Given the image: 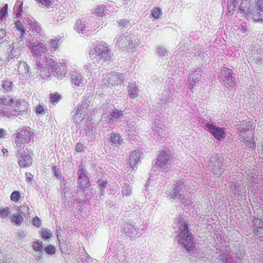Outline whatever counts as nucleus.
<instances>
[{
	"label": "nucleus",
	"mask_w": 263,
	"mask_h": 263,
	"mask_svg": "<svg viewBox=\"0 0 263 263\" xmlns=\"http://www.w3.org/2000/svg\"><path fill=\"white\" fill-rule=\"evenodd\" d=\"M90 22H92L91 18L87 20L85 18L79 19L76 21L74 29L79 33L85 34L88 31H93L96 30L95 26H90Z\"/></svg>",
	"instance_id": "11"
},
{
	"label": "nucleus",
	"mask_w": 263,
	"mask_h": 263,
	"mask_svg": "<svg viewBox=\"0 0 263 263\" xmlns=\"http://www.w3.org/2000/svg\"><path fill=\"white\" fill-rule=\"evenodd\" d=\"M219 76L224 85L233 87L236 84V74L231 69L223 67L220 70Z\"/></svg>",
	"instance_id": "10"
},
{
	"label": "nucleus",
	"mask_w": 263,
	"mask_h": 263,
	"mask_svg": "<svg viewBox=\"0 0 263 263\" xmlns=\"http://www.w3.org/2000/svg\"><path fill=\"white\" fill-rule=\"evenodd\" d=\"M115 41L116 46L127 52H133L134 48L138 47L140 44V40L135 38L134 35L130 33L125 34L124 35H117Z\"/></svg>",
	"instance_id": "4"
},
{
	"label": "nucleus",
	"mask_w": 263,
	"mask_h": 263,
	"mask_svg": "<svg viewBox=\"0 0 263 263\" xmlns=\"http://www.w3.org/2000/svg\"><path fill=\"white\" fill-rule=\"evenodd\" d=\"M176 224L178 227V243L182 245V247L187 251L191 252L193 251L194 248V237L192 234L188 230L187 224L184 220L180 219L177 220Z\"/></svg>",
	"instance_id": "3"
},
{
	"label": "nucleus",
	"mask_w": 263,
	"mask_h": 263,
	"mask_svg": "<svg viewBox=\"0 0 263 263\" xmlns=\"http://www.w3.org/2000/svg\"><path fill=\"white\" fill-rule=\"evenodd\" d=\"M78 183L80 184V187L82 189L87 187L89 185V179L85 173V170L82 167L80 168L78 172Z\"/></svg>",
	"instance_id": "24"
},
{
	"label": "nucleus",
	"mask_w": 263,
	"mask_h": 263,
	"mask_svg": "<svg viewBox=\"0 0 263 263\" xmlns=\"http://www.w3.org/2000/svg\"><path fill=\"white\" fill-rule=\"evenodd\" d=\"M219 258L222 263H231L232 258L230 254L224 253L219 255Z\"/></svg>",
	"instance_id": "44"
},
{
	"label": "nucleus",
	"mask_w": 263,
	"mask_h": 263,
	"mask_svg": "<svg viewBox=\"0 0 263 263\" xmlns=\"http://www.w3.org/2000/svg\"><path fill=\"white\" fill-rule=\"evenodd\" d=\"M209 170L217 177H223L224 166L223 158L217 155H214L209 158Z\"/></svg>",
	"instance_id": "6"
},
{
	"label": "nucleus",
	"mask_w": 263,
	"mask_h": 263,
	"mask_svg": "<svg viewBox=\"0 0 263 263\" xmlns=\"http://www.w3.org/2000/svg\"><path fill=\"white\" fill-rule=\"evenodd\" d=\"M260 49V48L259 47V46L256 44L252 45L250 48L251 55L259 52Z\"/></svg>",
	"instance_id": "57"
},
{
	"label": "nucleus",
	"mask_w": 263,
	"mask_h": 263,
	"mask_svg": "<svg viewBox=\"0 0 263 263\" xmlns=\"http://www.w3.org/2000/svg\"><path fill=\"white\" fill-rule=\"evenodd\" d=\"M165 126L161 123L160 120L155 119L154 122L152 125V128L154 132H156L160 137H164L165 136V133L164 132Z\"/></svg>",
	"instance_id": "26"
},
{
	"label": "nucleus",
	"mask_w": 263,
	"mask_h": 263,
	"mask_svg": "<svg viewBox=\"0 0 263 263\" xmlns=\"http://www.w3.org/2000/svg\"><path fill=\"white\" fill-rule=\"evenodd\" d=\"M15 28L18 31L20 37L22 38L26 34V29L23 22L20 20H17L14 23Z\"/></svg>",
	"instance_id": "33"
},
{
	"label": "nucleus",
	"mask_w": 263,
	"mask_h": 263,
	"mask_svg": "<svg viewBox=\"0 0 263 263\" xmlns=\"http://www.w3.org/2000/svg\"><path fill=\"white\" fill-rule=\"evenodd\" d=\"M124 78L123 73L112 71L103 74L102 82L104 85L112 86L120 84L123 82Z\"/></svg>",
	"instance_id": "9"
},
{
	"label": "nucleus",
	"mask_w": 263,
	"mask_h": 263,
	"mask_svg": "<svg viewBox=\"0 0 263 263\" xmlns=\"http://www.w3.org/2000/svg\"><path fill=\"white\" fill-rule=\"evenodd\" d=\"M16 149L17 151V155H23L26 153L25 149V143L18 142V140L15 139Z\"/></svg>",
	"instance_id": "39"
},
{
	"label": "nucleus",
	"mask_w": 263,
	"mask_h": 263,
	"mask_svg": "<svg viewBox=\"0 0 263 263\" xmlns=\"http://www.w3.org/2000/svg\"><path fill=\"white\" fill-rule=\"evenodd\" d=\"M10 214V208L8 206L0 209V218H7Z\"/></svg>",
	"instance_id": "49"
},
{
	"label": "nucleus",
	"mask_w": 263,
	"mask_h": 263,
	"mask_svg": "<svg viewBox=\"0 0 263 263\" xmlns=\"http://www.w3.org/2000/svg\"><path fill=\"white\" fill-rule=\"evenodd\" d=\"M92 22H90V26H95L96 29L99 28V27L103 26L104 22L102 18L98 17L97 18L91 17Z\"/></svg>",
	"instance_id": "42"
},
{
	"label": "nucleus",
	"mask_w": 263,
	"mask_h": 263,
	"mask_svg": "<svg viewBox=\"0 0 263 263\" xmlns=\"http://www.w3.org/2000/svg\"><path fill=\"white\" fill-rule=\"evenodd\" d=\"M32 248L36 252H42L43 251V242L38 240L32 242Z\"/></svg>",
	"instance_id": "41"
},
{
	"label": "nucleus",
	"mask_w": 263,
	"mask_h": 263,
	"mask_svg": "<svg viewBox=\"0 0 263 263\" xmlns=\"http://www.w3.org/2000/svg\"><path fill=\"white\" fill-rule=\"evenodd\" d=\"M170 199H177L185 206L192 205L189 186L182 181L168 186L165 193Z\"/></svg>",
	"instance_id": "2"
},
{
	"label": "nucleus",
	"mask_w": 263,
	"mask_h": 263,
	"mask_svg": "<svg viewBox=\"0 0 263 263\" xmlns=\"http://www.w3.org/2000/svg\"><path fill=\"white\" fill-rule=\"evenodd\" d=\"M204 129L211 133L215 138L220 140L225 137L224 128L216 127L211 123H206L204 125Z\"/></svg>",
	"instance_id": "16"
},
{
	"label": "nucleus",
	"mask_w": 263,
	"mask_h": 263,
	"mask_svg": "<svg viewBox=\"0 0 263 263\" xmlns=\"http://www.w3.org/2000/svg\"><path fill=\"white\" fill-rule=\"evenodd\" d=\"M252 223L255 234L257 235L263 234V220L255 218L253 220Z\"/></svg>",
	"instance_id": "28"
},
{
	"label": "nucleus",
	"mask_w": 263,
	"mask_h": 263,
	"mask_svg": "<svg viewBox=\"0 0 263 263\" xmlns=\"http://www.w3.org/2000/svg\"><path fill=\"white\" fill-rule=\"evenodd\" d=\"M2 87L6 91H11L12 87V81L8 80L4 81L2 84Z\"/></svg>",
	"instance_id": "50"
},
{
	"label": "nucleus",
	"mask_w": 263,
	"mask_h": 263,
	"mask_svg": "<svg viewBox=\"0 0 263 263\" xmlns=\"http://www.w3.org/2000/svg\"><path fill=\"white\" fill-rule=\"evenodd\" d=\"M238 132L240 133L241 138L245 142H246V145L249 147H254V143L253 141V132L252 130L246 126V128L241 127L238 129Z\"/></svg>",
	"instance_id": "14"
},
{
	"label": "nucleus",
	"mask_w": 263,
	"mask_h": 263,
	"mask_svg": "<svg viewBox=\"0 0 263 263\" xmlns=\"http://www.w3.org/2000/svg\"><path fill=\"white\" fill-rule=\"evenodd\" d=\"M51 232L49 230L45 229L42 231V237L45 239H47L51 237Z\"/></svg>",
	"instance_id": "63"
},
{
	"label": "nucleus",
	"mask_w": 263,
	"mask_h": 263,
	"mask_svg": "<svg viewBox=\"0 0 263 263\" xmlns=\"http://www.w3.org/2000/svg\"><path fill=\"white\" fill-rule=\"evenodd\" d=\"M138 228L131 223H126L124 226V232L127 236L134 237L138 233Z\"/></svg>",
	"instance_id": "30"
},
{
	"label": "nucleus",
	"mask_w": 263,
	"mask_h": 263,
	"mask_svg": "<svg viewBox=\"0 0 263 263\" xmlns=\"http://www.w3.org/2000/svg\"><path fill=\"white\" fill-rule=\"evenodd\" d=\"M59 246L61 251L64 253H66L68 251V248L64 239L59 240Z\"/></svg>",
	"instance_id": "58"
},
{
	"label": "nucleus",
	"mask_w": 263,
	"mask_h": 263,
	"mask_svg": "<svg viewBox=\"0 0 263 263\" xmlns=\"http://www.w3.org/2000/svg\"><path fill=\"white\" fill-rule=\"evenodd\" d=\"M142 155L143 153L139 150L134 151L130 153L129 158V162L131 168H133V169L134 168L140 161V159L142 157Z\"/></svg>",
	"instance_id": "25"
},
{
	"label": "nucleus",
	"mask_w": 263,
	"mask_h": 263,
	"mask_svg": "<svg viewBox=\"0 0 263 263\" xmlns=\"http://www.w3.org/2000/svg\"><path fill=\"white\" fill-rule=\"evenodd\" d=\"M110 140L114 144L121 145L123 143V139L120 134L113 132L110 134Z\"/></svg>",
	"instance_id": "34"
},
{
	"label": "nucleus",
	"mask_w": 263,
	"mask_h": 263,
	"mask_svg": "<svg viewBox=\"0 0 263 263\" xmlns=\"http://www.w3.org/2000/svg\"><path fill=\"white\" fill-rule=\"evenodd\" d=\"M90 105V101L85 99L82 103L78 105L75 109L74 111L78 112L80 115L85 116L87 110Z\"/></svg>",
	"instance_id": "27"
},
{
	"label": "nucleus",
	"mask_w": 263,
	"mask_h": 263,
	"mask_svg": "<svg viewBox=\"0 0 263 263\" xmlns=\"http://www.w3.org/2000/svg\"><path fill=\"white\" fill-rule=\"evenodd\" d=\"M9 50H10V52H9L7 54H6L4 57H8L7 59H9V61L10 60L9 58L10 57L11 59L14 58L16 57H18L20 54V49L17 48H14V46L11 47L10 46H9Z\"/></svg>",
	"instance_id": "36"
},
{
	"label": "nucleus",
	"mask_w": 263,
	"mask_h": 263,
	"mask_svg": "<svg viewBox=\"0 0 263 263\" xmlns=\"http://www.w3.org/2000/svg\"><path fill=\"white\" fill-rule=\"evenodd\" d=\"M250 14L254 21L263 22V0L255 1L254 8Z\"/></svg>",
	"instance_id": "13"
},
{
	"label": "nucleus",
	"mask_w": 263,
	"mask_h": 263,
	"mask_svg": "<svg viewBox=\"0 0 263 263\" xmlns=\"http://www.w3.org/2000/svg\"><path fill=\"white\" fill-rule=\"evenodd\" d=\"M13 111L10 112L9 111H3L5 112V115L8 116L9 118L16 117L21 115L22 118H26L27 117V111L26 102L25 101L17 100L14 101L13 100Z\"/></svg>",
	"instance_id": "8"
},
{
	"label": "nucleus",
	"mask_w": 263,
	"mask_h": 263,
	"mask_svg": "<svg viewBox=\"0 0 263 263\" xmlns=\"http://www.w3.org/2000/svg\"><path fill=\"white\" fill-rule=\"evenodd\" d=\"M250 58H252L253 60H254L255 62L257 64H259L261 63L263 57L260 54H259V52H258L255 54L250 55Z\"/></svg>",
	"instance_id": "53"
},
{
	"label": "nucleus",
	"mask_w": 263,
	"mask_h": 263,
	"mask_svg": "<svg viewBox=\"0 0 263 263\" xmlns=\"http://www.w3.org/2000/svg\"><path fill=\"white\" fill-rule=\"evenodd\" d=\"M8 4H5L0 11V17L2 18L5 16L7 13Z\"/></svg>",
	"instance_id": "64"
},
{
	"label": "nucleus",
	"mask_w": 263,
	"mask_h": 263,
	"mask_svg": "<svg viewBox=\"0 0 263 263\" xmlns=\"http://www.w3.org/2000/svg\"><path fill=\"white\" fill-rule=\"evenodd\" d=\"M161 14V10L159 8H155L152 10V14L155 18H159Z\"/></svg>",
	"instance_id": "60"
},
{
	"label": "nucleus",
	"mask_w": 263,
	"mask_h": 263,
	"mask_svg": "<svg viewBox=\"0 0 263 263\" xmlns=\"http://www.w3.org/2000/svg\"><path fill=\"white\" fill-rule=\"evenodd\" d=\"M109 115L106 114H103L101 118V121L105 122L106 123H112L118 119L122 118L124 117L122 111L117 109H112L110 112Z\"/></svg>",
	"instance_id": "15"
},
{
	"label": "nucleus",
	"mask_w": 263,
	"mask_h": 263,
	"mask_svg": "<svg viewBox=\"0 0 263 263\" xmlns=\"http://www.w3.org/2000/svg\"><path fill=\"white\" fill-rule=\"evenodd\" d=\"M20 197V193L17 191H13L10 195V199L11 201L16 202L18 201Z\"/></svg>",
	"instance_id": "54"
},
{
	"label": "nucleus",
	"mask_w": 263,
	"mask_h": 263,
	"mask_svg": "<svg viewBox=\"0 0 263 263\" xmlns=\"http://www.w3.org/2000/svg\"><path fill=\"white\" fill-rule=\"evenodd\" d=\"M70 79L72 87H80V92H82L84 90V86L87 82L86 79H84L82 72L73 71L70 73Z\"/></svg>",
	"instance_id": "12"
},
{
	"label": "nucleus",
	"mask_w": 263,
	"mask_h": 263,
	"mask_svg": "<svg viewBox=\"0 0 263 263\" xmlns=\"http://www.w3.org/2000/svg\"><path fill=\"white\" fill-rule=\"evenodd\" d=\"M98 183L99 187L101 189V192L102 194L103 191V188H105L107 186L108 183L106 180L99 179L98 181Z\"/></svg>",
	"instance_id": "62"
},
{
	"label": "nucleus",
	"mask_w": 263,
	"mask_h": 263,
	"mask_svg": "<svg viewBox=\"0 0 263 263\" xmlns=\"http://www.w3.org/2000/svg\"><path fill=\"white\" fill-rule=\"evenodd\" d=\"M32 134L30 128H25L16 134V139L22 143H27L30 140Z\"/></svg>",
	"instance_id": "21"
},
{
	"label": "nucleus",
	"mask_w": 263,
	"mask_h": 263,
	"mask_svg": "<svg viewBox=\"0 0 263 263\" xmlns=\"http://www.w3.org/2000/svg\"><path fill=\"white\" fill-rule=\"evenodd\" d=\"M39 2L40 7H48L52 3L53 0H36Z\"/></svg>",
	"instance_id": "59"
},
{
	"label": "nucleus",
	"mask_w": 263,
	"mask_h": 263,
	"mask_svg": "<svg viewBox=\"0 0 263 263\" xmlns=\"http://www.w3.org/2000/svg\"><path fill=\"white\" fill-rule=\"evenodd\" d=\"M86 149V147L84 146V144L81 142H77L76 144L74 152L78 154H83Z\"/></svg>",
	"instance_id": "45"
},
{
	"label": "nucleus",
	"mask_w": 263,
	"mask_h": 263,
	"mask_svg": "<svg viewBox=\"0 0 263 263\" xmlns=\"http://www.w3.org/2000/svg\"><path fill=\"white\" fill-rule=\"evenodd\" d=\"M122 193L123 196H129L132 193V186L130 183L128 181L124 182L122 189Z\"/></svg>",
	"instance_id": "38"
},
{
	"label": "nucleus",
	"mask_w": 263,
	"mask_h": 263,
	"mask_svg": "<svg viewBox=\"0 0 263 263\" xmlns=\"http://www.w3.org/2000/svg\"><path fill=\"white\" fill-rule=\"evenodd\" d=\"M249 7L250 4L247 1L242 2L238 7L239 12L243 14L251 16V14H250V12H251L252 9H250Z\"/></svg>",
	"instance_id": "32"
},
{
	"label": "nucleus",
	"mask_w": 263,
	"mask_h": 263,
	"mask_svg": "<svg viewBox=\"0 0 263 263\" xmlns=\"http://www.w3.org/2000/svg\"><path fill=\"white\" fill-rule=\"evenodd\" d=\"M233 192L234 194L238 195L242 199L246 196V190L243 185L235 184L234 187Z\"/></svg>",
	"instance_id": "31"
},
{
	"label": "nucleus",
	"mask_w": 263,
	"mask_h": 263,
	"mask_svg": "<svg viewBox=\"0 0 263 263\" xmlns=\"http://www.w3.org/2000/svg\"><path fill=\"white\" fill-rule=\"evenodd\" d=\"M28 26H29L27 31L29 35L34 38L37 39L40 36L41 31V28L35 20L28 18L27 20Z\"/></svg>",
	"instance_id": "17"
},
{
	"label": "nucleus",
	"mask_w": 263,
	"mask_h": 263,
	"mask_svg": "<svg viewBox=\"0 0 263 263\" xmlns=\"http://www.w3.org/2000/svg\"><path fill=\"white\" fill-rule=\"evenodd\" d=\"M16 155L17 158L18 164L21 167L25 168L30 166L32 163V157L25 153L23 155Z\"/></svg>",
	"instance_id": "19"
},
{
	"label": "nucleus",
	"mask_w": 263,
	"mask_h": 263,
	"mask_svg": "<svg viewBox=\"0 0 263 263\" xmlns=\"http://www.w3.org/2000/svg\"><path fill=\"white\" fill-rule=\"evenodd\" d=\"M85 118V116L83 115H80L78 114V112L74 111L73 115L72 116V118L73 119L74 122L76 123H78L79 122L82 121Z\"/></svg>",
	"instance_id": "51"
},
{
	"label": "nucleus",
	"mask_w": 263,
	"mask_h": 263,
	"mask_svg": "<svg viewBox=\"0 0 263 263\" xmlns=\"http://www.w3.org/2000/svg\"><path fill=\"white\" fill-rule=\"evenodd\" d=\"M35 72H31L32 76H38L43 79H46L50 76V69H52V74L59 79H62L65 77L67 70L65 67L60 62H55L50 58H46L45 61H37L34 65Z\"/></svg>",
	"instance_id": "1"
},
{
	"label": "nucleus",
	"mask_w": 263,
	"mask_h": 263,
	"mask_svg": "<svg viewBox=\"0 0 263 263\" xmlns=\"http://www.w3.org/2000/svg\"><path fill=\"white\" fill-rule=\"evenodd\" d=\"M90 54L94 63L103 64L108 63L112 60V54L111 50L103 44H98Z\"/></svg>",
	"instance_id": "5"
},
{
	"label": "nucleus",
	"mask_w": 263,
	"mask_h": 263,
	"mask_svg": "<svg viewBox=\"0 0 263 263\" xmlns=\"http://www.w3.org/2000/svg\"><path fill=\"white\" fill-rule=\"evenodd\" d=\"M45 252L49 255H52L55 253V247L52 245H49L44 248Z\"/></svg>",
	"instance_id": "52"
},
{
	"label": "nucleus",
	"mask_w": 263,
	"mask_h": 263,
	"mask_svg": "<svg viewBox=\"0 0 263 263\" xmlns=\"http://www.w3.org/2000/svg\"><path fill=\"white\" fill-rule=\"evenodd\" d=\"M172 159L170 153L166 151L160 152L153 169L159 168L162 172H167L172 166Z\"/></svg>",
	"instance_id": "7"
},
{
	"label": "nucleus",
	"mask_w": 263,
	"mask_h": 263,
	"mask_svg": "<svg viewBox=\"0 0 263 263\" xmlns=\"http://www.w3.org/2000/svg\"><path fill=\"white\" fill-rule=\"evenodd\" d=\"M30 49L34 55L36 57V61H41L39 60V57L41 54L44 53L46 50V47L42 43H37L30 45ZM37 62H36V63Z\"/></svg>",
	"instance_id": "23"
},
{
	"label": "nucleus",
	"mask_w": 263,
	"mask_h": 263,
	"mask_svg": "<svg viewBox=\"0 0 263 263\" xmlns=\"http://www.w3.org/2000/svg\"><path fill=\"white\" fill-rule=\"evenodd\" d=\"M66 18V14L61 11L60 9L57 10L55 12L54 18L56 19L58 22L62 21L64 19Z\"/></svg>",
	"instance_id": "48"
},
{
	"label": "nucleus",
	"mask_w": 263,
	"mask_h": 263,
	"mask_svg": "<svg viewBox=\"0 0 263 263\" xmlns=\"http://www.w3.org/2000/svg\"><path fill=\"white\" fill-rule=\"evenodd\" d=\"M236 27L237 28V31L238 33L242 34L241 35V36L243 34L245 35L249 31V29L246 23H241L240 24H238Z\"/></svg>",
	"instance_id": "37"
},
{
	"label": "nucleus",
	"mask_w": 263,
	"mask_h": 263,
	"mask_svg": "<svg viewBox=\"0 0 263 263\" xmlns=\"http://www.w3.org/2000/svg\"><path fill=\"white\" fill-rule=\"evenodd\" d=\"M201 70L197 69L194 72L191 73L188 77V81L189 82V88L192 89L194 86L199 84V82L201 79Z\"/></svg>",
	"instance_id": "20"
},
{
	"label": "nucleus",
	"mask_w": 263,
	"mask_h": 263,
	"mask_svg": "<svg viewBox=\"0 0 263 263\" xmlns=\"http://www.w3.org/2000/svg\"><path fill=\"white\" fill-rule=\"evenodd\" d=\"M105 9L109 11H112V10H109L108 8L107 5H102V6H100L95 9V13L98 16H102L104 14Z\"/></svg>",
	"instance_id": "40"
},
{
	"label": "nucleus",
	"mask_w": 263,
	"mask_h": 263,
	"mask_svg": "<svg viewBox=\"0 0 263 263\" xmlns=\"http://www.w3.org/2000/svg\"><path fill=\"white\" fill-rule=\"evenodd\" d=\"M23 221V218L19 214L13 215L11 217V222L16 225H20Z\"/></svg>",
	"instance_id": "46"
},
{
	"label": "nucleus",
	"mask_w": 263,
	"mask_h": 263,
	"mask_svg": "<svg viewBox=\"0 0 263 263\" xmlns=\"http://www.w3.org/2000/svg\"><path fill=\"white\" fill-rule=\"evenodd\" d=\"M238 4V2L236 0H228V10L231 14H233L236 5Z\"/></svg>",
	"instance_id": "43"
},
{
	"label": "nucleus",
	"mask_w": 263,
	"mask_h": 263,
	"mask_svg": "<svg viewBox=\"0 0 263 263\" xmlns=\"http://www.w3.org/2000/svg\"><path fill=\"white\" fill-rule=\"evenodd\" d=\"M60 99V96L58 93H53L50 95V102L53 104L54 105Z\"/></svg>",
	"instance_id": "61"
},
{
	"label": "nucleus",
	"mask_w": 263,
	"mask_h": 263,
	"mask_svg": "<svg viewBox=\"0 0 263 263\" xmlns=\"http://www.w3.org/2000/svg\"><path fill=\"white\" fill-rule=\"evenodd\" d=\"M59 40L58 39H52L50 40V48L51 52L55 51L58 47V43Z\"/></svg>",
	"instance_id": "55"
},
{
	"label": "nucleus",
	"mask_w": 263,
	"mask_h": 263,
	"mask_svg": "<svg viewBox=\"0 0 263 263\" xmlns=\"http://www.w3.org/2000/svg\"><path fill=\"white\" fill-rule=\"evenodd\" d=\"M29 69L30 68L28 66V65L25 63V62H21L20 63L18 66V72L21 74H23V77H26L27 75H28L29 73V75L31 77H33L32 76V73H30L31 72H35V69L34 68L32 71H30L29 73Z\"/></svg>",
	"instance_id": "29"
},
{
	"label": "nucleus",
	"mask_w": 263,
	"mask_h": 263,
	"mask_svg": "<svg viewBox=\"0 0 263 263\" xmlns=\"http://www.w3.org/2000/svg\"><path fill=\"white\" fill-rule=\"evenodd\" d=\"M141 121L138 119H129L127 120L128 135H136L138 127L141 125Z\"/></svg>",
	"instance_id": "22"
},
{
	"label": "nucleus",
	"mask_w": 263,
	"mask_h": 263,
	"mask_svg": "<svg viewBox=\"0 0 263 263\" xmlns=\"http://www.w3.org/2000/svg\"><path fill=\"white\" fill-rule=\"evenodd\" d=\"M157 52L160 57H163L166 55L168 52L163 46H159L157 48Z\"/></svg>",
	"instance_id": "56"
},
{
	"label": "nucleus",
	"mask_w": 263,
	"mask_h": 263,
	"mask_svg": "<svg viewBox=\"0 0 263 263\" xmlns=\"http://www.w3.org/2000/svg\"><path fill=\"white\" fill-rule=\"evenodd\" d=\"M138 89L135 83H130L128 86V95L132 99L136 98L138 96Z\"/></svg>",
	"instance_id": "35"
},
{
	"label": "nucleus",
	"mask_w": 263,
	"mask_h": 263,
	"mask_svg": "<svg viewBox=\"0 0 263 263\" xmlns=\"http://www.w3.org/2000/svg\"><path fill=\"white\" fill-rule=\"evenodd\" d=\"M13 111V99L8 98H2L0 102V115L3 117H8V116L5 115L3 111Z\"/></svg>",
	"instance_id": "18"
},
{
	"label": "nucleus",
	"mask_w": 263,
	"mask_h": 263,
	"mask_svg": "<svg viewBox=\"0 0 263 263\" xmlns=\"http://www.w3.org/2000/svg\"><path fill=\"white\" fill-rule=\"evenodd\" d=\"M117 23H118L119 27L122 29L124 28H127L132 26V23L130 21L126 19L120 20L117 21Z\"/></svg>",
	"instance_id": "47"
}]
</instances>
